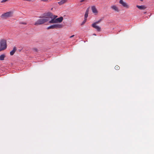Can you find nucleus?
I'll return each instance as SVG.
<instances>
[{
    "instance_id": "obj_9",
    "label": "nucleus",
    "mask_w": 154,
    "mask_h": 154,
    "mask_svg": "<svg viewBox=\"0 0 154 154\" xmlns=\"http://www.w3.org/2000/svg\"><path fill=\"white\" fill-rule=\"evenodd\" d=\"M63 19V18L62 17H61L57 18H56L57 23H61Z\"/></svg>"
},
{
    "instance_id": "obj_25",
    "label": "nucleus",
    "mask_w": 154,
    "mask_h": 154,
    "mask_svg": "<svg viewBox=\"0 0 154 154\" xmlns=\"http://www.w3.org/2000/svg\"><path fill=\"white\" fill-rule=\"evenodd\" d=\"M93 35H96V34H93Z\"/></svg>"
},
{
    "instance_id": "obj_6",
    "label": "nucleus",
    "mask_w": 154,
    "mask_h": 154,
    "mask_svg": "<svg viewBox=\"0 0 154 154\" xmlns=\"http://www.w3.org/2000/svg\"><path fill=\"white\" fill-rule=\"evenodd\" d=\"M119 3L121 4L124 7H125L127 8H129V5L127 4V3L124 2L123 0H120L119 1Z\"/></svg>"
},
{
    "instance_id": "obj_17",
    "label": "nucleus",
    "mask_w": 154,
    "mask_h": 154,
    "mask_svg": "<svg viewBox=\"0 0 154 154\" xmlns=\"http://www.w3.org/2000/svg\"><path fill=\"white\" fill-rule=\"evenodd\" d=\"M102 20L101 19H100L98 21L96 22H95L94 23H95V24H98L99 23H100L102 21Z\"/></svg>"
},
{
    "instance_id": "obj_12",
    "label": "nucleus",
    "mask_w": 154,
    "mask_h": 154,
    "mask_svg": "<svg viewBox=\"0 0 154 154\" xmlns=\"http://www.w3.org/2000/svg\"><path fill=\"white\" fill-rule=\"evenodd\" d=\"M67 1V0H61L60 2H58V3L60 5H61L66 3Z\"/></svg>"
},
{
    "instance_id": "obj_19",
    "label": "nucleus",
    "mask_w": 154,
    "mask_h": 154,
    "mask_svg": "<svg viewBox=\"0 0 154 154\" xmlns=\"http://www.w3.org/2000/svg\"><path fill=\"white\" fill-rule=\"evenodd\" d=\"M49 0H40L41 2H48Z\"/></svg>"
},
{
    "instance_id": "obj_4",
    "label": "nucleus",
    "mask_w": 154,
    "mask_h": 154,
    "mask_svg": "<svg viewBox=\"0 0 154 154\" xmlns=\"http://www.w3.org/2000/svg\"><path fill=\"white\" fill-rule=\"evenodd\" d=\"M13 12L9 11L2 14L1 16V17L3 19H6L9 17L12 16Z\"/></svg>"
},
{
    "instance_id": "obj_13",
    "label": "nucleus",
    "mask_w": 154,
    "mask_h": 154,
    "mask_svg": "<svg viewBox=\"0 0 154 154\" xmlns=\"http://www.w3.org/2000/svg\"><path fill=\"white\" fill-rule=\"evenodd\" d=\"M89 12V9L88 8L86 10L85 13V20H86V19L88 17Z\"/></svg>"
},
{
    "instance_id": "obj_8",
    "label": "nucleus",
    "mask_w": 154,
    "mask_h": 154,
    "mask_svg": "<svg viewBox=\"0 0 154 154\" xmlns=\"http://www.w3.org/2000/svg\"><path fill=\"white\" fill-rule=\"evenodd\" d=\"M111 8L115 11L117 12H118L119 11V10L118 9V7L115 5L111 6Z\"/></svg>"
},
{
    "instance_id": "obj_3",
    "label": "nucleus",
    "mask_w": 154,
    "mask_h": 154,
    "mask_svg": "<svg viewBox=\"0 0 154 154\" xmlns=\"http://www.w3.org/2000/svg\"><path fill=\"white\" fill-rule=\"evenodd\" d=\"M7 47V41L4 39L0 41V51L5 50Z\"/></svg>"
},
{
    "instance_id": "obj_2",
    "label": "nucleus",
    "mask_w": 154,
    "mask_h": 154,
    "mask_svg": "<svg viewBox=\"0 0 154 154\" xmlns=\"http://www.w3.org/2000/svg\"><path fill=\"white\" fill-rule=\"evenodd\" d=\"M45 16L48 17V18L51 19V20L49 21V23H57L56 18L57 17V16L53 15L50 12H48L46 14Z\"/></svg>"
},
{
    "instance_id": "obj_14",
    "label": "nucleus",
    "mask_w": 154,
    "mask_h": 154,
    "mask_svg": "<svg viewBox=\"0 0 154 154\" xmlns=\"http://www.w3.org/2000/svg\"><path fill=\"white\" fill-rule=\"evenodd\" d=\"M16 47H14L13 48V50L11 51L10 52V54L11 55V56L13 55L14 54V53H15V51H16Z\"/></svg>"
},
{
    "instance_id": "obj_7",
    "label": "nucleus",
    "mask_w": 154,
    "mask_h": 154,
    "mask_svg": "<svg viewBox=\"0 0 154 154\" xmlns=\"http://www.w3.org/2000/svg\"><path fill=\"white\" fill-rule=\"evenodd\" d=\"M92 26L94 28L97 29L98 31L100 32L101 31V28L100 27L97 25L95 23H93L92 24Z\"/></svg>"
},
{
    "instance_id": "obj_23",
    "label": "nucleus",
    "mask_w": 154,
    "mask_h": 154,
    "mask_svg": "<svg viewBox=\"0 0 154 154\" xmlns=\"http://www.w3.org/2000/svg\"><path fill=\"white\" fill-rule=\"evenodd\" d=\"M23 1H27L28 2H31L32 1V0H23Z\"/></svg>"
},
{
    "instance_id": "obj_1",
    "label": "nucleus",
    "mask_w": 154,
    "mask_h": 154,
    "mask_svg": "<svg viewBox=\"0 0 154 154\" xmlns=\"http://www.w3.org/2000/svg\"><path fill=\"white\" fill-rule=\"evenodd\" d=\"M49 20L48 17H41L38 19L35 23V25H38L44 24Z\"/></svg>"
},
{
    "instance_id": "obj_22",
    "label": "nucleus",
    "mask_w": 154,
    "mask_h": 154,
    "mask_svg": "<svg viewBox=\"0 0 154 154\" xmlns=\"http://www.w3.org/2000/svg\"><path fill=\"white\" fill-rule=\"evenodd\" d=\"M85 22H86V20H84V21L82 23V24H84V23H85Z\"/></svg>"
},
{
    "instance_id": "obj_16",
    "label": "nucleus",
    "mask_w": 154,
    "mask_h": 154,
    "mask_svg": "<svg viewBox=\"0 0 154 154\" xmlns=\"http://www.w3.org/2000/svg\"><path fill=\"white\" fill-rule=\"evenodd\" d=\"M115 69L116 70H119L120 69V67L118 66V65H116L115 66Z\"/></svg>"
},
{
    "instance_id": "obj_18",
    "label": "nucleus",
    "mask_w": 154,
    "mask_h": 154,
    "mask_svg": "<svg viewBox=\"0 0 154 154\" xmlns=\"http://www.w3.org/2000/svg\"><path fill=\"white\" fill-rule=\"evenodd\" d=\"M8 0H0V2L1 3H3L6 2Z\"/></svg>"
},
{
    "instance_id": "obj_24",
    "label": "nucleus",
    "mask_w": 154,
    "mask_h": 154,
    "mask_svg": "<svg viewBox=\"0 0 154 154\" xmlns=\"http://www.w3.org/2000/svg\"><path fill=\"white\" fill-rule=\"evenodd\" d=\"M74 36V35H72V36H70V38H72V37H73Z\"/></svg>"
},
{
    "instance_id": "obj_20",
    "label": "nucleus",
    "mask_w": 154,
    "mask_h": 154,
    "mask_svg": "<svg viewBox=\"0 0 154 154\" xmlns=\"http://www.w3.org/2000/svg\"><path fill=\"white\" fill-rule=\"evenodd\" d=\"M20 23L21 24H25V25H26L27 24V23L26 22H20Z\"/></svg>"
},
{
    "instance_id": "obj_10",
    "label": "nucleus",
    "mask_w": 154,
    "mask_h": 154,
    "mask_svg": "<svg viewBox=\"0 0 154 154\" xmlns=\"http://www.w3.org/2000/svg\"><path fill=\"white\" fill-rule=\"evenodd\" d=\"M91 9L93 13L95 14H97V11L95 6H92L91 7Z\"/></svg>"
},
{
    "instance_id": "obj_5",
    "label": "nucleus",
    "mask_w": 154,
    "mask_h": 154,
    "mask_svg": "<svg viewBox=\"0 0 154 154\" xmlns=\"http://www.w3.org/2000/svg\"><path fill=\"white\" fill-rule=\"evenodd\" d=\"M62 27V25L60 24H55L51 25L47 28L48 29H60Z\"/></svg>"
},
{
    "instance_id": "obj_15",
    "label": "nucleus",
    "mask_w": 154,
    "mask_h": 154,
    "mask_svg": "<svg viewBox=\"0 0 154 154\" xmlns=\"http://www.w3.org/2000/svg\"><path fill=\"white\" fill-rule=\"evenodd\" d=\"M6 56L5 54H1L0 56V60L1 61H2L4 60V58Z\"/></svg>"
},
{
    "instance_id": "obj_11",
    "label": "nucleus",
    "mask_w": 154,
    "mask_h": 154,
    "mask_svg": "<svg viewBox=\"0 0 154 154\" xmlns=\"http://www.w3.org/2000/svg\"><path fill=\"white\" fill-rule=\"evenodd\" d=\"M136 7L138 8H139V9H140V10H144L146 8V7L144 5L139 6V5H137L136 6Z\"/></svg>"
},
{
    "instance_id": "obj_26",
    "label": "nucleus",
    "mask_w": 154,
    "mask_h": 154,
    "mask_svg": "<svg viewBox=\"0 0 154 154\" xmlns=\"http://www.w3.org/2000/svg\"><path fill=\"white\" fill-rule=\"evenodd\" d=\"M140 0L141 1H143L142 0Z\"/></svg>"
},
{
    "instance_id": "obj_21",
    "label": "nucleus",
    "mask_w": 154,
    "mask_h": 154,
    "mask_svg": "<svg viewBox=\"0 0 154 154\" xmlns=\"http://www.w3.org/2000/svg\"><path fill=\"white\" fill-rule=\"evenodd\" d=\"M33 50L35 52H37L38 51V49L36 48H33Z\"/></svg>"
}]
</instances>
